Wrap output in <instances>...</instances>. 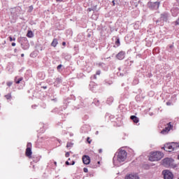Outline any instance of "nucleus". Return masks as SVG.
<instances>
[{"mask_svg": "<svg viewBox=\"0 0 179 179\" xmlns=\"http://www.w3.org/2000/svg\"><path fill=\"white\" fill-rule=\"evenodd\" d=\"M162 164L166 168L173 167L174 164V159L169 157L164 158L162 160Z\"/></svg>", "mask_w": 179, "mask_h": 179, "instance_id": "obj_1", "label": "nucleus"}, {"mask_svg": "<svg viewBox=\"0 0 179 179\" xmlns=\"http://www.w3.org/2000/svg\"><path fill=\"white\" fill-rule=\"evenodd\" d=\"M97 163H98V164H100V162H98Z\"/></svg>", "mask_w": 179, "mask_h": 179, "instance_id": "obj_42", "label": "nucleus"}, {"mask_svg": "<svg viewBox=\"0 0 179 179\" xmlns=\"http://www.w3.org/2000/svg\"><path fill=\"white\" fill-rule=\"evenodd\" d=\"M178 157H179V155H178Z\"/></svg>", "mask_w": 179, "mask_h": 179, "instance_id": "obj_43", "label": "nucleus"}, {"mask_svg": "<svg viewBox=\"0 0 179 179\" xmlns=\"http://www.w3.org/2000/svg\"><path fill=\"white\" fill-rule=\"evenodd\" d=\"M127 151L122 149H119L115 154V157H127Z\"/></svg>", "mask_w": 179, "mask_h": 179, "instance_id": "obj_3", "label": "nucleus"}, {"mask_svg": "<svg viewBox=\"0 0 179 179\" xmlns=\"http://www.w3.org/2000/svg\"><path fill=\"white\" fill-rule=\"evenodd\" d=\"M171 129H173V125H171V122H169L166 124V127L164 129H162V131H161V134L163 135H166L169 134V132Z\"/></svg>", "mask_w": 179, "mask_h": 179, "instance_id": "obj_6", "label": "nucleus"}, {"mask_svg": "<svg viewBox=\"0 0 179 179\" xmlns=\"http://www.w3.org/2000/svg\"><path fill=\"white\" fill-rule=\"evenodd\" d=\"M130 119L133 120L134 122L135 123H138L139 122V118L137 117L135 115H132L130 117Z\"/></svg>", "mask_w": 179, "mask_h": 179, "instance_id": "obj_14", "label": "nucleus"}, {"mask_svg": "<svg viewBox=\"0 0 179 179\" xmlns=\"http://www.w3.org/2000/svg\"><path fill=\"white\" fill-rule=\"evenodd\" d=\"M115 45H117V47H119L120 45V38H117V40L115 41Z\"/></svg>", "mask_w": 179, "mask_h": 179, "instance_id": "obj_20", "label": "nucleus"}, {"mask_svg": "<svg viewBox=\"0 0 179 179\" xmlns=\"http://www.w3.org/2000/svg\"><path fill=\"white\" fill-rule=\"evenodd\" d=\"M43 88L45 90V89H47V87H43Z\"/></svg>", "mask_w": 179, "mask_h": 179, "instance_id": "obj_41", "label": "nucleus"}, {"mask_svg": "<svg viewBox=\"0 0 179 179\" xmlns=\"http://www.w3.org/2000/svg\"><path fill=\"white\" fill-rule=\"evenodd\" d=\"M66 43L65 41H64V42L62 43V45H63V46H66Z\"/></svg>", "mask_w": 179, "mask_h": 179, "instance_id": "obj_35", "label": "nucleus"}, {"mask_svg": "<svg viewBox=\"0 0 179 179\" xmlns=\"http://www.w3.org/2000/svg\"><path fill=\"white\" fill-rule=\"evenodd\" d=\"M125 56H126V52H125V51H123V50H121V51H120V52L116 55V58H117L118 60H123V59H124Z\"/></svg>", "mask_w": 179, "mask_h": 179, "instance_id": "obj_11", "label": "nucleus"}, {"mask_svg": "<svg viewBox=\"0 0 179 179\" xmlns=\"http://www.w3.org/2000/svg\"><path fill=\"white\" fill-rule=\"evenodd\" d=\"M66 164H67V166H73V164H75V161L71 160V158H69V160L66 161Z\"/></svg>", "mask_w": 179, "mask_h": 179, "instance_id": "obj_13", "label": "nucleus"}, {"mask_svg": "<svg viewBox=\"0 0 179 179\" xmlns=\"http://www.w3.org/2000/svg\"><path fill=\"white\" fill-rule=\"evenodd\" d=\"M27 36L28 37V38H33V36H34V34H33V32H32V31H28V32H27Z\"/></svg>", "mask_w": 179, "mask_h": 179, "instance_id": "obj_17", "label": "nucleus"}, {"mask_svg": "<svg viewBox=\"0 0 179 179\" xmlns=\"http://www.w3.org/2000/svg\"><path fill=\"white\" fill-rule=\"evenodd\" d=\"M83 171H84V173H88V169L87 168H84Z\"/></svg>", "mask_w": 179, "mask_h": 179, "instance_id": "obj_25", "label": "nucleus"}, {"mask_svg": "<svg viewBox=\"0 0 179 179\" xmlns=\"http://www.w3.org/2000/svg\"><path fill=\"white\" fill-rule=\"evenodd\" d=\"M87 142L90 144L92 143V140H90V137H87Z\"/></svg>", "mask_w": 179, "mask_h": 179, "instance_id": "obj_22", "label": "nucleus"}, {"mask_svg": "<svg viewBox=\"0 0 179 179\" xmlns=\"http://www.w3.org/2000/svg\"><path fill=\"white\" fill-rule=\"evenodd\" d=\"M73 143H71V142H69V143H67L66 147H67V148H71V147H73Z\"/></svg>", "mask_w": 179, "mask_h": 179, "instance_id": "obj_21", "label": "nucleus"}, {"mask_svg": "<svg viewBox=\"0 0 179 179\" xmlns=\"http://www.w3.org/2000/svg\"><path fill=\"white\" fill-rule=\"evenodd\" d=\"M176 25H179V17H178V19L176 21Z\"/></svg>", "mask_w": 179, "mask_h": 179, "instance_id": "obj_27", "label": "nucleus"}, {"mask_svg": "<svg viewBox=\"0 0 179 179\" xmlns=\"http://www.w3.org/2000/svg\"><path fill=\"white\" fill-rule=\"evenodd\" d=\"M166 105H167V106H171V103H170V102H166Z\"/></svg>", "mask_w": 179, "mask_h": 179, "instance_id": "obj_34", "label": "nucleus"}, {"mask_svg": "<svg viewBox=\"0 0 179 179\" xmlns=\"http://www.w3.org/2000/svg\"><path fill=\"white\" fill-rule=\"evenodd\" d=\"M159 160H161V158H159V157H150L149 158L150 162H159Z\"/></svg>", "mask_w": 179, "mask_h": 179, "instance_id": "obj_16", "label": "nucleus"}, {"mask_svg": "<svg viewBox=\"0 0 179 179\" xmlns=\"http://www.w3.org/2000/svg\"><path fill=\"white\" fill-rule=\"evenodd\" d=\"M24 55L23 53H22V54H21V57H24Z\"/></svg>", "mask_w": 179, "mask_h": 179, "instance_id": "obj_39", "label": "nucleus"}, {"mask_svg": "<svg viewBox=\"0 0 179 179\" xmlns=\"http://www.w3.org/2000/svg\"><path fill=\"white\" fill-rule=\"evenodd\" d=\"M164 179H173L174 175L169 170H164L162 171Z\"/></svg>", "mask_w": 179, "mask_h": 179, "instance_id": "obj_4", "label": "nucleus"}, {"mask_svg": "<svg viewBox=\"0 0 179 179\" xmlns=\"http://www.w3.org/2000/svg\"><path fill=\"white\" fill-rule=\"evenodd\" d=\"M5 97L7 99H10L11 98V95L10 94H8L6 96H5Z\"/></svg>", "mask_w": 179, "mask_h": 179, "instance_id": "obj_24", "label": "nucleus"}, {"mask_svg": "<svg viewBox=\"0 0 179 179\" xmlns=\"http://www.w3.org/2000/svg\"><path fill=\"white\" fill-rule=\"evenodd\" d=\"M90 157H83V163H84V164H90Z\"/></svg>", "mask_w": 179, "mask_h": 179, "instance_id": "obj_12", "label": "nucleus"}, {"mask_svg": "<svg viewBox=\"0 0 179 179\" xmlns=\"http://www.w3.org/2000/svg\"><path fill=\"white\" fill-rule=\"evenodd\" d=\"M162 17H167V14H162Z\"/></svg>", "mask_w": 179, "mask_h": 179, "instance_id": "obj_26", "label": "nucleus"}, {"mask_svg": "<svg viewBox=\"0 0 179 179\" xmlns=\"http://www.w3.org/2000/svg\"><path fill=\"white\" fill-rule=\"evenodd\" d=\"M62 64H59L58 66H57V69L58 70L62 68Z\"/></svg>", "mask_w": 179, "mask_h": 179, "instance_id": "obj_29", "label": "nucleus"}, {"mask_svg": "<svg viewBox=\"0 0 179 179\" xmlns=\"http://www.w3.org/2000/svg\"><path fill=\"white\" fill-rule=\"evenodd\" d=\"M148 6L151 10H158L160 6V2H149Z\"/></svg>", "mask_w": 179, "mask_h": 179, "instance_id": "obj_5", "label": "nucleus"}, {"mask_svg": "<svg viewBox=\"0 0 179 179\" xmlns=\"http://www.w3.org/2000/svg\"><path fill=\"white\" fill-rule=\"evenodd\" d=\"M14 52H17V49H16V48L14 49Z\"/></svg>", "mask_w": 179, "mask_h": 179, "instance_id": "obj_38", "label": "nucleus"}, {"mask_svg": "<svg viewBox=\"0 0 179 179\" xmlns=\"http://www.w3.org/2000/svg\"><path fill=\"white\" fill-rule=\"evenodd\" d=\"M58 44V40L57 38H54L52 43H51V45L54 48H55Z\"/></svg>", "mask_w": 179, "mask_h": 179, "instance_id": "obj_15", "label": "nucleus"}, {"mask_svg": "<svg viewBox=\"0 0 179 179\" xmlns=\"http://www.w3.org/2000/svg\"><path fill=\"white\" fill-rule=\"evenodd\" d=\"M125 157H114L113 159V162L115 166H118L120 163H122V162H125Z\"/></svg>", "mask_w": 179, "mask_h": 179, "instance_id": "obj_7", "label": "nucleus"}, {"mask_svg": "<svg viewBox=\"0 0 179 179\" xmlns=\"http://www.w3.org/2000/svg\"><path fill=\"white\" fill-rule=\"evenodd\" d=\"M69 156H70L69 152H66V157H69Z\"/></svg>", "mask_w": 179, "mask_h": 179, "instance_id": "obj_30", "label": "nucleus"}, {"mask_svg": "<svg viewBox=\"0 0 179 179\" xmlns=\"http://www.w3.org/2000/svg\"><path fill=\"white\" fill-rule=\"evenodd\" d=\"M31 148H32V144L31 143H28L27 145V149L25 152L27 157H31L32 155Z\"/></svg>", "mask_w": 179, "mask_h": 179, "instance_id": "obj_8", "label": "nucleus"}, {"mask_svg": "<svg viewBox=\"0 0 179 179\" xmlns=\"http://www.w3.org/2000/svg\"><path fill=\"white\" fill-rule=\"evenodd\" d=\"M124 179H140V177L138 173H131L127 174L124 177Z\"/></svg>", "mask_w": 179, "mask_h": 179, "instance_id": "obj_9", "label": "nucleus"}, {"mask_svg": "<svg viewBox=\"0 0 179 179\" xmlns=\"http://www.w3.org/2000/svg\"><path fill=\"white\" fill-rule=\"evenodd\" d=\"M6 85L8 86V87H10L12 85H13V83L12 82H8L6 83Z\"/></svg>", "mask_w": 179, "mask_h": 179, "instance_id": "obj_23", "label": "nucleus"}, {"mask_svg": "<svg viewBox=\"0 0 179 179\" xmlns=\"http://www.w3.org/2000/svg\"><path fill=\"white\" fill-rule=\"evenodd\" d=\"M178 159H179V158H178Z\"/></svg>", "mask_w": 179, "mask_h": 179, "instance_id": "obj_44", "label": "nucleus"}, {"mask_svg": "<svg viewBox=\"0 0 179 179\" xmlns=\"http://www.w3.org/2000/svg\"><path fill=\"white\" fill-rule=\"evenodd\" d=\"M177 148V145L174 143H166L162 149L166 152H173Z\"/></svg>", "mask_w": 179, "mask_h": 179, "instance_id": "obj_2", "label": "nucleus"}, {"mask_svg": "<svg viewBox=\"0 0 179 179\" xmlns=\"http://www.w3.org/2000/svg\"><path fill=\"white\" fill-rule=\"evenodd\" d=\"M23 78H18L16 77L15 78V82L16 84H20L21 81H22Z\"/></svg>", "mask_w": 179, "mask_h": 179, "instance_id": "obj_18", "label": "nucleus"}, {"mask_svg": "<svg viewBox=\"0 0 179 179\" xmlns=\"http://www.w3.org/2000/svg\"><path fill=\"white\" fill-rule=\"evenodd\" d=\"M57 2H62L63 0H56Z\"/></svg>", "mask_w": 179, "mask_h": 179, "instance_id": "obj_36", "label": "nucleus"}, {"mask_svg": "<svg viewBox=\"0 0 179 179\" xmlns=\"http://www.w3.org/2000/svg\"><path fill=\"white\" fill-rule=\"evenodd\" d=\"M112 3H113V6H115V1H112Z\"/></svg>", "mask_w": 179, "mask_h": 179, "instance_id": "obj_31", "label": "nucleus"}, {"mask_svg": "<svg viewBox=\"0 0 179 179\" xmlns=\"http://www.w3.org/2000/svg\"><path fill=\"white\" fill-rule=\"evenodd\" d=\"M15 45H16V43H14V42L12 43V46H13V47H15Z\"/></svg>", "mask_w": 179, "mask_h": 179, "instance_id": "obj_33", "label": "nucleus"}, {"mask_svg": "<svg viewBox=\"0 0 179 179\" xmlns=\"http://www.w3.org/2000/svg\"><path fill=\"white\" fill-rule=\"evenodd\" d=\"M151 157H164V154L161 151H155L150 152Z\"/></svg>", "mask_w": 179, "mask_h": 179, "instance_id": "obj_10", "label": "nucleus"}, {"mask_svg": "<svg viewBox=\"0 0 179 179\" xmlns=\"http://www.w3.org/2000/svg\"><path fill=\"white\" fill-rule=\"evenodd\" d=\"M98 152H99V153H102L103 150H102V149H99V150H98Z\"/></svg>", "mask_w": 179, "mask_h": 179, "instance_id": "obj_32", "label": "nucleus"}, {"mask_svg": "<svg viewBox=\"0 0 179 179\" xmlns=\"http://www.w3.org/2000/svg\"><path fill=\"white\" fill-rule=\"evenodd\" d=\"M101 75V70H97L96 71V75L94 76V79H96V76H100Z\"/></svg>", "mask_w": 179, "mask_h": 179, "instance_id": "obj_19", "label": "nucleus"}, {"mask_svg": "<svg viewBox=\"0 0 179 179\" xmlns=\"http://www.w3.org/2000/svg\"><path fill=\"white\" fill-rule=\"evenodd\" d=\"M83 157H89L88 155H83Z\"/></svg>", "mask_w": 179, "mask_h": 179, "instance_id": "obj_37", "label": "nucleus"}, {"mask_svg": "<svg viewBox=\"0 0 179 179\" xmlns=\"http://www.w3.org/2000/svg\"><path fill=\"white\" fill-rule=\"evenodd\" d=\"M13 41H15V38H13Z\"/></svg>", "mask_w": 179, "mask_h": 179, "instance_id": "obj_40", "label": "nucleus"}, {"mask_svg": "<svg viewBox=\"0 0 179 179\" xmlns=\"http://www.w3.org/2000/svg\"><path fill=\"white\" fill-rule=\"evenodd\" d=\"M9 40H10V42L13 41V38L11 36H9Z\"/></svg>", "mask_w": 179, "mask_h": 179, "instance_id": "obj_28", "label": "nucleus"}]
</instances>
